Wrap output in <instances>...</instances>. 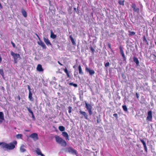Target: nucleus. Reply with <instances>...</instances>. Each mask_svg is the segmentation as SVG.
<instances>
[{
	"instance_id": "nucleus-18",
	"label": "nucleus",
	"mask_w": 156,
	"mask_h": 156,
	"mask_svg": "<svg viewBox=\"0 0 156 156\" xmlns=\"http://www.w3.org/2000/svg\"><path fill=\"white\" fill-rule=\"evenodd\" d=\"M63 71L66 73L67 77L68 78H70L71 76L70 75L69 72L67 70L66 68L65 69H64Z\"/></svg>"
},
{
	"instance_id": "nucleus-5",
	"label": "nucleus",
	"mask_w": 156,
	"mask_h": 156,
	"mask_svg": "<svg viewBox=\"0 0 156 156\" xmlns=\"http://www.w3.org/2000/svg\"><path fill=\"white\" fill-rule=\"evenodd\" d=\"M65 152H66L71 153L72 154H76V151L72 148L69 147L66 148Z\"/></svg>"
},
{
	"instance_id": "nucleus-15",
	"label": "nucleus",
	"mask_w": 156,
	"mask_h": 156,
	"mask_svg": "<svg viewBox=\"0 0 156 156\" xmlns=\"http://www.w3.org/2000/svg\"><path fill=\"white\" fill-rule=\"evenodd\" d=\"M7 144L4 142L0 143V146L1 148L3 149H6Z\"/></svg>"
},
{
	"instance_id": "nucleus-30",
	"label": "nucleus",
	"mask_w": 156,
	"mask_h": 156,
	"mask_svg": "<svg viewBox=\"0 0 156 156\" xmlns=\"http://www.w3.org/2000/svg\"><path fill=\"white\" fill-rule=\"evenodd\" d=\"M129 36H133L135 34V32L133 31H129Z\"/></svg>"
},
{
	"instance_id": "nucleus-32",
	"label": "nucleus",
	"mask_w": 156,
	"mask_h": 156,
	"mask_svg": "<svg viewBox=\"0 0 156 156\" xmlns=\"http://www.w3.org/2000/svg\"><path fill=\"white\" fill-rule=\"evenodd\" d=\"M122 107V108H123V110L125 111L126 112L127 111V108L126 105H123Z\"/></svg>"
},
{
	"instance_id": "nucleus-22",
	"label": "nucleus",
	"mask_w": 156,
	"mask_h": 156,
	"mask_svg": "<svg viewBox=\"0 0 156 156\" xmlns=\"http://www.w3.org/2000/svg\"><path fill=\"white\" fill-rule=\"evenodd\" d=\"M69 38H70L72 43L73 45H75L76 44V43L75 42L74 40V39L72 37V36L70 35L69 36Z\"/></svg>"
},
{
	"instance_id": "nucleus-39",
	"label": "nucleus",
	"mask_w": 156,
	"mask_h": 156,
	"mask_svg": "<svg viewBox=\"0 0 156 156\" xmlns=\"http://www.w3.org/2000/svg\"><path fill=\"white\" fill-rule=\"evenodd\" d=\"M131 6L133 8V9H135V7H136V5L135 4H132L131 5Z\"/></svg>"
},
{
	"instance_id": "nucleus-47",
	"label": "nucleus",
	"mask_w": 156,
	"mask_h": 156,
	"mask_svg": "<svg viewBox=\"0 0 156 156\" xmlns=\"http://www.w3.org/2000/svg\"><path fill=\"white\" fill-rule=\"evenodd\" d=\"M144 41H147L145 37H144Z\"/></svg>"
},
{
	"instance_id": "nucleus-40",
	"label": "nucleus",
	"mask_w": 156,
	"mask_h": 156,
	"mask_svg": "<svg viewBox=\"0 0 156 156\" xmlns=\"http://www.w3.org/2000/svg\"><path fill=\"white\" fill-rule=\"evenodd\" d=\"M109 64H110L108 62L106 63L105 64V67H108L109 66Z\"/></svg>"
},
{
	"instance_id": "nucleus-54",
	"label": "nucleus",
	"mask_w": 156,
	"mask_h": 156,
	"mask_svg": "<svg viewBox=\"0 0 156 156\" xmlns=\"http://www.w3.org/2000/svg\"><path fill=\"white\" fill-rule=\"evenodd\" d=\"M74 76H76V75L75 74H74Z\"/></svg>"
},
{
	"instance_id": "nucleus-25",
	"label": "nucleus",
	"mask_w": 156,
	"mask_h": 156,
	"mask_svg": "<svg viewBox=\"0 0 156 156\" xmlns=\"http://www.w3.org/2000/svg\"><path fill=\"white\" fill-rule=\"evenodd\" d=\"M4 119L3 113L2 112H0V120L2 121Z\"/></svg>"
},
{
	"instance_id": "nucleus-31",
	"label": "nucleus",
	"mask_w": 156,
	"mask_h": 156,
	"mask_svg": "<svg viewBox=\"0 0 156 156\" xmlns=\"http://www.w3.org/2000/svg\"><path fill=\"white\" fill-rule=\"evenodd\" d=\"M69 84L70 85L73 86L74 87H78V85H77L76 84L74 83H69Z\"/></svg>"
},
{
	"instance_id": "nucleus-48",
	"label": "nucleus",
	"mask_w": 156,
	"mask_h": 156,
	"mask_svg": "<svg viewBox=\"0 0 156 156\" xmlns=\"http://www.w3.org/2000/svg\"><path fill=\"white\" fill-rule=\"evenodd\" d=\"M32 117L33 118H35V117H34V114H32Z\"/></svg>"
},
{
	"instance_id": "nucleus-55",
	"label": "nucleus",
	"mask_w": 156,
	"mask_h": 156,
	"mask_svg": "<svg viewBox=\"0 0 156 156\" xmlns=\"http://www.w3.org/2000/svg\"><path fill=\"white\" fill-rule=\"evenodd\" d=\"M26 131H29V130H26Z\"/></svg>"
},
{
	"instance_id": "nucleus-7",
	"label": "nucleus",
	"mask_w": 156,
	"mask_h": 156,
	"mask_svg": "<svg viewBox=\"0 0 156 156\" xmlns=\"http://www.w3.org/2000/svg\"><path fill=\"white\" fill-rule=\"evenodd\" d=\"M148 115L146 119L149 121H151L152 120V113L151 111H148L147 112Z\"/></svg>"
},
{
	"instance_id": "nucleus-10",
	"label": "nucleus",
	"mask_w": 156,
	"mask_h": 156,
	"mask_svg": "<svg viewBox=\"0 0 156 156\" xmlns=\"http://www.w3.org/2000/svg\"><path fill=\"white\" fill-rule=\"evenodd\" d=\"M79 112L84 116L85 119H88V115L85 112L82 111V110H80L79 111Z\"/></svg>"
},
{
	"instance_id": "nucleus-34",
	"label": "nucleus",
	"mask_w": 156,
	"mask_h": 156,
	"mask_svg": "<svg viewBox=\"0 0 156 156\" xmlns=\"http://www.w3.org/2000/svg\"><path fill=\"white\" fill-rule=\"evenodd\" d=\"M27 109L28 111H29V112L31 114V115H32V114H34L33 113L32 111L28 107H27Z\"/></svg>"
},
{
	"instance_id": "nucleus-1",
	"label": "nucleus",
	"mask_w": 156,
	"mask_h": 156,
	"mask_svg": "<svg viewBox=\"0 0 156 156\" xmlns=\"http://www.w3.org/2000/svg\"><path fill=\"white\" fill-rule=\"evenodd\" d=\"M56 141L58 144H60L63 147H66L67 145V143L65 140H63L62 138L58 135L55 136Z\"/></svg>"
},
{
	"instance_id": "nucleus-42",
	"label": "nucleus",
	"mask_w": 156,
	"mask_h": 156,
	"mask_svg": "<svg viewBox=\"0 0 156 156\" xmlns=\"http://www.w3.org/2000/svg\"><path fill=\"white\" fill-rule=\"evenodd\" d=\"M16 98L18 99L19 101H20L21 99V98L20 95H18V96Z\"/></svg>"
},
{
	"instance_id": "nucleus-20",
	"label": "nucleus",
	"mask_w": 156,
	"mask_h": 156,
	"mask_svg": "<svg viewBox=\"0 0 156 156\" xmlns=\"http://www.w3.org/2000/svg\"><path fill=\"white\" fill-rule=\"evenodd\" d=\"M133 60L137 66L139 65V61L138 59L136 57H134L133 58Z\"/></svg>"
},
{
	"instance_id": "nucleus-4",
	"label": "nucleus",
	"mask_w": 156,
	"mask_h": 156,
	"mask_svg": "<svg viewBox=\"0 0 156 156\" xmlns=\"http://www.w3.org/2000/svg\"><path fill=\"white\" fill-rule=\"evenodd\" d=\"M85 107L88 110L89 115H91L92 114V106L90 104H87L86 101H85Z\"/></svg>"
},
{
	"instance_id": "nucleus-24",
	"label": "nucleus",
	"mask_w": 156,
	"mask_h": 156,
	"mask_svg": "<svg viewBox=\"0 0 156 156\" xmlns=\"http://www.w3.org/2000/svg\"><path fill=\"white\" fill-rule=\"evenodd\" d=\"M50 37L53 39H55L56 37V35L52 31H51Z\"/></svg>"
},
{
	"instance_id": "nucleus-41",
	"label": "nucleus",
	"mask_w": 156,
	"mask_h": 156,
	"mask_svg": "<svg viewBox=\"0 0 156 156\" xmlns=\"http://www.w3.org/2000/svg\"><path fill=\"white\" fill-rule=\"evenodd\" d=\"M11 44H12L13 47H14V48H15V46H16V45H15V44L12 41H11Z\"/></svg>"
},
{
	"instance_id": "nucleus-33",
	"label": "nucleus",
	"mask_w": 156,
	"mask_h": 156,
	"mask_svg": "<svg viewBox=\"0 0 156 156\" xmlns=\"http://www.w3.org/2000/svg\"><path fill=\"white\" fill-rule=\"evenodd\" d=\"M0 74L2 76H4V73L3 69H0Z\"/></svg>"
},
{
	"instance_id": "nucleus-51",
	"label": "nucleus",
	"mask_w": 156,
	"mask_h": 156,
	"mask_svg": "<svg viewBox=\"0 0 156 156\" xmlns=\"http://www.w3.org/2000/svg\"><path fill=\"white\" fill-rule=\"evenodd\" d=\"M74 10L75 11H76V8H74Z\"/></svg>"
},
{
	"instance_id": "nucleus-19",
	"label": "nucleus",
	"mask_w": 156,
	"mask_h": 156,
	"mask_svg": "<svg viewBox=\"0 0 156 156\" xmlns=\"http://www.w3.org/2000/svg\"><path fill=\"white\" fill-rule=\"evenodd\" d=\"M20 151L22 152H24L26 151V150L25 148V146L23 145L20 147Z\"/></svg>"
},
{
	"instance_id": "nucleus-8",
	"label": "nucleus",
	"mask_w": 156,
	"mask_h": 156,
	"mask_svg": "<svg viewBox=\"0 0 156 156\" xmlns=\"http://www.w3.org/2000/svg\"><path fill=\"white\" fill-rule=\"evenodd\" d=\"M39 41H37V44L41 46L43 48L46 49L47 48V47L44 43L41 40V39L39 40Z\"/></svg>"
},
{
	"instance_id": "nucleus-12",
	"label": "nucleus",
	"mask_w": 156,
	"mask_h": 156,
	"mask_svg": "<svg viewBox=\"0 0 156 156\" xmlns=\"http://www.w3.org/2000/svg\"><path fill=\"white\" fill-rule=\"evenodd\" d=\"M119 49L121 54L122 55V57H123L124 60H125L126 59V57L124 53L122 47L121 46H120L119 47Z\"/></svg>"
},
{
	"instance_id": "nucleus-52",
	"label": "nucleus",
	"mask_w": 156,
	"mask_h": 156,
	"mask_svg": "<svg viewBox=\"0 0 156 156\" xmlns=\"http://www.w3.org/2000/svg\"><path fill=\"white\" fill-rule=\"evenodd\" d=\"M108 46H109V48H110V44H108Z\"/></svg>"
},
{
	"instance_id": "nucleus-3",
	"label": "nucleus",
	"mask_w": 156,
	"mask_h": 156,
	"mask_svg": "<svg viewBox=\"0 0 156 156\" xmlns=\"http://www.w3.org/2000/svg\"><path fill=\"white\" fill-rule=\"evenodd\" d=\"M11 55L13 58L14 63H17L18 62V58L20 57V55L18 54L15 53L12 51L11 52Z\"/></svg>"
},
{
	"instance_id": "nucleus-13",
	"label": "nucleus",
	"mask_w": 156,
	"mask_h": 156,
	"mask_svg": "<svg viewBox=\"0 0 156 156\" xmlns=\"http://www.w3.org/2000/svg\"><path fill=\"white\" fill-rule=\"evenodd\" d=\"M36 69L39 72H43L44 71V69H43L41 65L40 64L37 65Z\"/></svg>"
},
{
	"instance_id": "nucleus-23",
	"label": "nucleus",
	"mask_w": 156,
	"mask_h": 156,
	"mask_svg": "<svg viewBox=\"0 0 156 156\" xmlns=\"http://www.w3.org/2000/svg\"><path fill=\"white\" fill-rule=\"evenodd\" d=\"M28 98L30 100V101L33 100V98L32 97V94L30 90V91H29Z\"/></svg>"
},
{
	"instance_id": "nucleus-28",
	"label": "nucleus",
	"mask_w": 156,
	"mask_h": 156,
	"mask_svg": "<svg viewBox=\"0 0 156 156\" xmlns=\"http://www.w3.org/2000/svg\"><path fill=\"white\" fill-rule=\"evenodd\" d=\"M90 51H91L92 54H94L95 52V50L93 48L92 46H90Z\"/></svg>"
},
{
	"instance_id": "nucleus-17",
	"label": "nucleus",
	"mask_w": 156,
	"mask_h": 156,
	"mask_svg": "<svg viewBox=\"0 0 156 156\" xmlns=\"http://www.w3.org/2000/svg\"><path fill=\"white\" fill-rule=\"evenodd\" d=\"M21 13L23 16L26 18L27 16V14L25 10L23 8L21 9Z\"/></svg>"
},
{
	"instance_id": "nucleus-56",
	"label": "nucleus",
	"mask_w": 156,
	"mask_h": 156,
	"mask_svg": "<svg viewBox=\"0 0 156 156\" xmlns=\"http://www.w3.org/2000/svg\"><path fill=\"white\" fill-rule=\"evenodd\" d=\"M73 68H75V66H73Z\"/></svg>"
},
{
	"instance_id": "nucleus-21",
	"label": "nucleus",
	"mask_w": 156,
	"mask_h": 156,
	"mask_svg": "<svg viewBox=\"0 0 156 156\" xmlns=\"http://www.w3.org/2000/svg\"><path fill=\"white\" fill-rule=\"evenodd\" d=\"M78 69L79 71V73L81 75H83V72L82 71V68L81 67V66L80 65L78 66Z\"/></svg>"
},
{
	"instance_id": "nucleus-14",
	"label": "nucleus",
	"mask_w": 156,
	"mask_h": 156,
	"mask_svg": "<svg viewBox=\"0 0 156 156\" xmlns=\"http://www.w3.org/2000/svg\"><path fill=\"white\" fill-rule=\"evenodd\" d=\"M62 134L64 137L66 138V140H69V136L68 133L66 132H63L62 133Z\"/></svg>"
},
{
	"instance_id": "nucleus-38",
	"label": "nucleus",
	"mask_w": 156,
	"mask_h": 156,
	"mask_svg": "<svg viewBox=\"0 0 156 156\" xmlns=\"http://www.w3.org/2000/svg\"><path fill=\"white\" fill-rule=\"evenodd\" d=\"M133 10L134 11L138 12H139V9L138 8H136L134 9Z\"/></svg>"
},
{
	"instance_id": "nucleus-35",
	"label": "nucleus",
	"mask_w": 156,
	"mask_h": 156,
	"mask_svg": "<svg viewBox=\"0 0 156 156\" xmlns=\"http://www.w3.org/2000/svg\"><path fill=\"white\" fill-rule=\"evenodd\" d=\"M27 109L28 111H29V112L31 114V115H32V114H34L33 113L32 111L28 107H27Z\"/></svg>"
},
{
	"instance_id": "nucleus-45",
	"label": "nucleus",
	"mask_w": 156,
	"mask_h": 156,
	"mask_svg": "<svg viewBox=\"0 0 156 156\" xmlns=\"http://www.w3.org/2000/svg\"><path fill=\"white\" fill-rule=\"evenodd\" d=\"M113 115L115 116L116 118L117 117V114H115Z\"/></svg>"
},
{
	"instance_id": "nucleus-9",
	"label": "nucleus",
	"mask_w": 156,
	"mask_h": 156,
	"mask_svg": "<svg viewBox=\"0 0 156 156\" xmlns=\"http://www.w3.org/2000/svg\"><path fill=\"white\" fill-rule=\"evenodd\" d=\"M85 70L86 72H89L90 75L91 76L93 75L95 73V72L93 70L90 69L87 67L85 68Z\"/></svg>"
},
{
	"instance_id": "nucleus-53",
	"label": "nucleus",
	"mask_w": 156,
	"mask_h": 156,
	"mask_svg": "<svg viewBox=\"0 0 156 156\" xmlns=\"http://www.w3.org/2000/svg\"><path fill=\"white\" fill-rule=\"evenodd\" d=\"M2 122V120H0V124Z\"/></svg>"
},
{
	"instance_id": "nucleus-6",
	"label": "nucleus",
	"mask_w": 156,
	"mask_h": 156,
	"mask_svg": "<svg viewBox=\"0 0 156 156\" xmlns=\"http://www.w3.org/2000/svg\"><path fill=\"white\" fill-rule=\"evenodd\" d=\"M29 137L32 138L34 141H36L38 139V135L36 133H33L30 135Z\"/></svg>"
},
{
	"instance_id": "nucleus-49",
	"label": "nucleus",
	"mask_w": 156,
	"mask_h": 156,
	"mask_svg": "<svg viewBox=\"0 0 156 156\" xmlns=\"http://www.w3.org/2000/svg\"><path fill=\"white\" fill-rule=\"evenodd\" d=\"M58 63H59V64H60V65H61V66H62V64H61V63L59 62L58 61Z\"/></svg>"
},
{
	"instance_id": "nucleus-59",
	"label": "nucleus",
	"mask_w": 156,
	"mask_h": 156,
	"mask_svg": "<svg viewBox=\"0 0 156 156\" xmlns=\"http://www.w3.org/2000/svg\"><path fill=\"white\" fill-rule=\"evenodd\" d=\"M155 44H156V42H155Z\"/></svg>"
},
{
	"instance_id": "nucleus-26",
	"label": "nucleus",
	"mask_w": 156,
	"mask_h": 156,
	"mask_svg": "<svg viewBox=\"0 0 156 156\" xmlns=\"http://www.w3.org/2000/svg\"><path fill=\"white\" fill-rule=\"evenodd\" d=\"M58 129L61 132L65 130V128L62 126H60L58 127Z\"/></svg>"
},
{
	"instance_id": "nucleus-2",
	"label": "nucleus",
	"mask_w": 156,
	"mask_h": 156,
	"mask_svg": "<svg viewBox=\"0 0 156 156\" xmlns=\"http://www.w3.org/2000/svg\"><path fill=\"white\" fill-rule=\"evenodd\" d=\"M17 142L16 141H14L12 142L7 144L6 149L9 150H12L15 147V145L17 144Z\"/></svg>"
},
{
	"instance_id": "nucleus-36",
	"label": "nucleus",
	"mask_w": 156,
	"mask_h": 156,
	"mask_svg": "<svg viewBox=\"0 0 156 156\" xmlns=\"http://www.w3.org/2000/svg\"><path fill=\"white\" fill-rule=\"evenodd\" d=\"M68 112L69 113H71L72 112V108L71 106H69L68 107Z\"/></svg>"
},
{
	"instance_id": "nucleus-27",
	"label": "nucleus",
	"mask_w": 156,
	"mask_h": 156,
	"mask_svg": "<svg viewBox=\"0 0 156 156\" xmlns=\"http://www.w3.org/2000/svg\"><path fill=\"white\" fill-rule=\"evenodd\" d=\"M23 135L22 134H17L16 135V138L17 139H22Z\"/></svg>"
},
{
	"instance_id": "nucleus-43",
	"label": "nucleus",
	"mask_w": 156,
	"mask_h": 156,
	"mask_svg": "<svg viewBox=\"0 0 156 156\" xmlns=\"http://www.w3.org/2000/svg\"><path fill=\"white\" fill-rule=\"evenodd\" d=\"M35 34L37 37H38V39H39V40H40V39H41L40 37H39V36L36 33Z\"/></svg>"
},
{
	"instance_id": "nucleus-44",
	"label": "nucleus",
	"mask_w": 156,
	"mask_h": 156,
	"mask_svg": "<svg viewBox=\"0 0 156 156\" xmlns=\"http://www.w3.org/2000/svg\"><path fill=\"white\" fill-rule=\"evenodd\" d=\"M27 87H28V88L29 90V91H30V86L29 85H28Z\"/></svg>"
},
{
	"instance_id": "nucleus-58",
	"label": "nucleus",
	"mask_w": 156,
	"mask_h": 156,
	"mask_svg": "<svg viewBox=\"0 0 156 156\" xmlns=\"http://www.w3.org/2000/svg\"><path fill=\"white\" fill-rule=\"evenodd\" d=\"M83 117V116H82V117H81V118H82Z\"/></svg>"
},
{
	"instance_id": "nucleus-50",
	"label": "nucleus",
	"mask_w": 156,
	"mask_h": 156,
	"mask_svg": "<svg viewBox=\"0 0 156 156\" xmlns=\"http://www.w3.org/2000/svg\"><path fill=\"white\" fill-rule=\"evenodd\" d=\"M41 156H45L44 154L41 153Z\"/></svg>"
},
{
	"instance_id": "nucleus-16",
	"label": "nucleus",
	"mask_w": 156,
	"mask_h": 156,
	"mask_svg": "<svg viewBox=\"0 0 156 156\" xmlns=\"http://www.w3.org/2000/svg\"><path fill=\"white\" fill-rule=\"evenodd\" d=\"M140 141L143 144V145L145 151L146 152H147V148L145 142L144 140H143L142 139H140Z\"/></svg>"
},
{
	"instance_id": "nucleus-46",
	"label": "nucleus",
	"mask_w": 156,
	"mask_h": 156,
	"mask_svg": "<svg viewBox=\"0 0 156 156\" xmlns=\"http://www.w3.org/2000/svg\"><path fill=\"white\" fill-rule=\"evenodd\" d=\"M97 123H100V121H99V120L98 119H97Z\"/></svg>"
},
{
	"instance_id": "nucleus-11",
	"label": "nucleus",
	"mask_w": 156,
	"mask_h": 156,
	"mask_svg": "<svg viewBox=\"0 0 156 156\" xmlns=\"http://www.w3.org/2000/svg\"><path fill=\"white\" fill-rule=\"evenodd\" d=\"M44 41L48 46L49 45H52V44L50 42L48 38L44 37L43 38Z\"/></svg>"
},
{
	"instance_id": "nucleus-29",
	"label": "nucleus",
	"mask_w": 156,
	"mask_h": 156,
	"mask_svg": "<svg viewBox=\"0 0 156 156\" xmlns=\"http://www.w3.org/2000/svg\"><path fill=\"white\" fill-rule=\"evenodd\" d=\"M36 153L38 155H41V150L38 148H37L36 151Z\"/></svg>"
},
{
	"instance_id": "nucleus-37",
	"label": "nucleus",
	"mask_w": 156,
	"mask_h": 156,
	"mask_svg": "<svg viewBox=\"0 0 156 156\" xmlns=\"http://www.w3.org/2000/svg\"><path fill=\"white\" fill-rule=\"evenodd\" d=\"M124 1H119V4L120 5H124Z\"/></svg>"
},
{
	"instance_id": "nucleus-57",
	"label": "nucleus",
	"mask_w": 156,
	"mask_h": 156,
	"mask_svg": "<svg viewBox=\"0 0 156 156\" xmlns=\"http://www.w3.org/2000/svg\"><path fill=\"white\" fill-rule=\"evenodd\" d=\"M137 98H138V96H137Z\"/></svg>"
}]
</instances>
